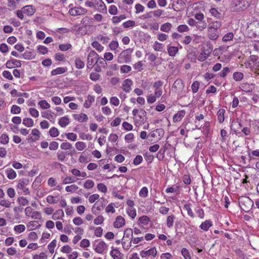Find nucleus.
I'll list each match as a JSON object with an SVG mask.
<instances>
[{
	"label": "nucleus",
	"instance_id": "864d4df0",
	"mask_svg": "<svg viewBox=\"0 0 259 259\" xmlns=\"http://www.w3.org/2000/svg\"><path fill=\"white\" fill-rule=\"evenodd\" d=\"M230 72V68L228 67H225L223 68L220 73H219L218 75L221 77L225 78Z\"/></svg>",
	"mask_w": 259,
	"mask_h": 259
},
{
	"label": "nucleus",
	"instance_id": "4c0bfd02",
	"mask_svg": "<svg viewBox=\"0 0 259 259\" xmlns=\"http://www.w3.org/2000/svg\"><path fill=\"white\" fill-rule=\"evenodd\" d=\"M244 78V74L241 72H235L233 74V78L236 81H240Z\"/></svg>",
	"mask_w": 259,
	"mask_h": 259
},
{
	"label": "nucleus",
	"instance_id": "a878e982",
	"mask_svg": "<svg viewBox=\"0 0 259 259\" xmlns=\"http://www.w3.org/2000/svg\"><path fill=\"white\" fill-rule=\"evenodd\" d=\"M110 255L114 259H123V254L116 248L112 249Z\"/></svg>",
	"mask_w": 259,
	"mask_h": 259
},
{
	"label": "nucleus",
	"instance_id": "052dcab7",
	"mask_svg": "<svg viewBox=\"0 0 259 259\" xmlns=\"http://www.w3.org/2000/svg\"><path fill=\"white\" fill-rule=\"evenodd\" d=\"M77 180V178L71 177H67L63 180V183L64 184H70L76 182Z\"/></svg>",
	"mask_w": 259,
	"mask_h": 259
},
{
	"label": "nucleus",
	"instance_id": "6e6552de",
	"mask_svg": "<svg viewBox=\"0 0 259 259\" xmlns=\"http://www.w3.org/2000/svg\"><path fill=\"white\" fill-rule=\"evenodd\" d=\"M132 50L127 49L120 53L117 58V62L119 63H128L131 61Z\"/></svg>",
	"mask_w": 259,
	"mask_h": 259
},
{
	"label": "nucleus",
	"instance_id": "393cba45",
	"mask_svg": "<svg viewBox=\"0 0 259 259\" xmlns=\"http://www.w3.org/2000/svg\"><path fill=\"white\" fill-rule=\"evenodd\" d=\"M226 110L224 109L221 108L217 113V119L219 123H222L225 120V114Z\"/></svg>",
	"mask_w": 259,
	"mask_h": 259
},
{
	"label": "nucleus",
	"instance_id": "603ef678",
	"mask_svg": "<svg viewBox=\"0 0 259 259\" xmlns=\"http://www.w3.org/2000/svg\"><path fill=\"white\" fill-rule=\"evenodd\" d=\"M75 148L79 151H82L86 148V144L83 142L79 141L75 143Z\"/></svg>",
	"mask_w": 259,
	"mask_h": 259
},
{
	"label": "nucleus",
	"instance_id": "09e8293b",
	"mask_svg": "<svg viewBox=\"0 0 259 259\" xmlns=\"http://www.w3.org/2000/svg\"><path fill=\"white\" fill-rule=\"evenodd\" d=\"M126 18V17L124 15H120L119 16H113L112 18V22L113 24H117L120 22L122 20Z\"/></svg>",
	"mask_w": 259,
	"mask_h": 259
},
{
	"label": "nucleus",
	"instance_id": "0eeeda50",
	"mask_svg": "<svg viewBox=\"0 0 259 259\" xmlns=\"http://www.w3.org/2000/svg\"><path fill=\"white\" fill-rule=\"evenodd\" d=\"M85 6L89 8H98V11L100 12H106V6L102 1V0H91L87 1L85 3Z\"/></svg>",
	"mask_w": 259,
	"mask_h": 259
},
{
	"label": "nucleus",
	"instance_id": "9b49d317",
	"mask_svg": "<svg viewBox=\"0 0 259 259\" xmlns=\"http://www.w3.org/2000/svg\"><path fill=\"white\" fill-rule=\"evenodd\" d=\"M98 54L94 51L92 50L89 53L87 58V67L92 68L93 66L97 63Z\"/></svg>",
	"mask_w": 259,
	"mask_h": 259
},
{
	"label": "nucleus",
	"instance_id": "680f3d73",
	"mask_svg": "<svg viewBox=\"0 0 259 259\" xmlns=\"http://www.w3.org/2000/svg\"><path fill=\"white\" fill-rule=\"evenodd\" d=\"M150 221L149 218L147 215H143L139 218V222L144 225H147Z\"/></svg>",
	"mask_w": 259,
	"mask_h": 259
},
{
	"label": "nucleus",
	"instance_id": "423d86ee",
	"mask_svg": "<svg viewBox=\"0 0 259 259\" xmlns=\"http://www.w3.org/2000/svg\"><path fill=\"white\" fill-rule=\"evenodd\" d=\"M133 231L131 228H127L124 231L123 237L122 239V245L124 250H128L132 246L131 240L133 236Z\"/></svg>",
	"mask_w": 259,
	"mask_h": 259
},
{
	"label": "nucleus",
	"instance_id": "8fccbe9b",
	"mask_svg": "<svg viewBox=\"0 0 259 259\" xmlns=\"http://www.w3.org/2000/svg\"><path fill=\"white\" fill-rule=\"evenodd\" d=\"M183 208L184 210H186L187 211L188 214L190 217H192V218L194 217V214L191 208V204L190 203L185 204L184 205Z\"/></svg>",
	"mask_w": 259,
	"mask_h": 259
},
{
	"label": "nucleus",
	"instance_id": "bb28decb",
	"mask_svg": "<svg viewBox=\"0 0 259 259\" xmlns=\"http://www.w3.org/2000/svg\"><path fill=\"white\" fill-rule=\"evenodd\" d=\"M242 126V124L238 120H233L231 124V128L235 133H237L239 131Z\"/></svg>",
	"mask_w": 259,
	"mask_h": 259
},
{
	"label": "nucleus",
	"instance_id": "a18cd8bd",
	"mask_svg": "<svg viewBox=\"0 0 259 259\" xmlns=\"http://www.w3.org/2000/svg\"><path fill=\"white\" fill-rule=\"evenodd\" d=\"M175 217L174 215H170L167 217L166 220V225L168 228H171L174 225Z\"/></svg>",
	"mask_w": 259,
	"mask_h": 259
},
{
	"label": "nucleus",
	"instance_id": "a211bd4d",
	"mask_svg": "<svg viewBox=\"0 0 259 259\" xmlns=\"http://www.w3.org/2000/svg\"><path fill=\"white\" fill-rule=\"evenodd\" d=\"M22 10L24 14H27L28 16L33 15L36 11L35 8L33 5L25 6L22 8Z\"/></svg>",
	"mask_w": 259,
	"mask_h": 259
},
{
	"label": "nucleus",
	"instance_id": "7c9ffc66",
	"mask_svg": "<svg viewBox=\"0 0 259 259\" xmlns=\"http://www.w3.org/2000/svg\"><path fill=\"white\" fill-rule=\"evenodd\" d=\"M64 212L62 209L56 210L53 214L52 219L54 220L62 219L64 217Z\"/></svg>",
	"mask_w": 259,
	"mask_h": 259
},
{
	"label": "nucleus",
	"instance_id": "e2e57ef3",
	"mask_svg": "<svg viewBox=\"0 0 259 259\" xmlns=\"http://www.w3.org/2000/svg\"><path fill=\"white\" fill-rule=\"evenodd\" d=\"M177 30L179 32H188L189 30V27L186 24L180 25L177 27Z\"/></svg>",
	"mask_w": 259,
	"mask_h": 259
},
{
	"label": "nucleus",
	"instance_id": "c03bdc74",
	"mask_svg": "<svg viewBox=\"0 0 259 259\" xmlns=\"http://www.w3.org/2000/svg\"><path fill=\"white\" fill-rule=\"evenodd\" d=\"M49 134L51 137L55 138L59 136V132L57 128L52 127L49 131Z\"/></svg>",
	"mask_w": 259,
	"mask_h": 259
},
{
	"label": "nucleus",
	"instance_id": "20e7f679",
	"mask_svg": "<svg viewBox=\"0 0 259 259\" xmlns=\"http://www.w3.org/2000/svg\"><path fill=\"white\" fill-rule=\"evenodd\" d=\"M134 123L136 126L139 127L145 122L147 113L144 109H134L132 111Z\"/></svg>",
	"mask_w": 259,
	"mask_h": 259
},
{
	"label": "nucleus",
	"instance_id": "6ab92c4d",
	"mask_svg": "<svg viewBox=\"0 0 259 259\" xmlns=\"http://www.w3.org/2000/svg\"><path fill=\"white\" fill-rule=\"evenodd\" d=\"M124 225L125 220L120 215L117 216L116 217L113 224L114 227L116 228H120L123 227Z\"/></svg>",
	"mask_w": 259,
	"mask_h": 259
},
{
	"label": "nucleus",
	"instance_id": "49530a36",
	"mask_svg": "<svg viewBox=\"0 0 259 259\" xmlns=\"http://www.w3.org/2000/svg\"><path fill=\"white\" fill-rule=\"evenodd\" d=\"M234 36V35L233 32H228L223 36L222 40L224 42H227L232 40L233 39Z\"/></svg>",
	"mask_w": 259,
	"mask_h": 259
},
{
	"label": "nucleus",
	"instance_id": "f03ea898",
	"mask_svg": "<svg viewBox=\"0 0 259 259\" xmlns=\"http://www.w3.org/2000/svg\"><path fill=\"white\" fill-rule=\"evenodd\" d=\"M222 26V22L219 21H213L209 23L208 27V37L212 40H217L219 36V29Z\"/></svg>",
	"mask_w": 259,
	"mask_h": 259
},
{
	"label": "nucleus",
	"instance_id": "dca6fc26",
	"mask_svg": "<svg viewBox=\"0 0 259 259\" xmlns=\"http://www.w3.org/2000/svg\"><path fill=\"white\" fill-rule=\"evenodd\" d=\"M132 84L133 81L131 79H125L122 83V90L126 93H129L132 90L131 86Z\"/></svg>",
	"mask_w": 259,
	"mask_h": 259
},
{
	"label": "nucleus",
	"instance_id": "c85d7f7f",
	"mask_svg": "<svg viewBox=\"0 0 259 259\" xmlns=\"http://www.w3.org/2000/svg\"><path fill=\"white\" fill-rule=\"evenodd\" d=\"M31 134L34 137V138H30V139L32 142H34L39 140L41 134L38 129L33 128L31 131Z\"/></svg>",
	"mask_w": 259,
	"mask_h": 259
},
{
	"label": "nucleus",
	"instance_id": "e433bc0d",
	"mask_svg": "<svg viewBox=\"0 0 259 259\" xmlns=\"http://www.w3.org/2000/svg\"><path fill=\"white\" fill-rule=\"evenodd\" d=\"M179 49L177 47L170 46L167 48V51L169 55L171 57H174L178 52Z\"/></svg>",
	"mask_w": 259,
	"mask_h": 259
},
{
	"label": "nucleus",
	"instance_id": "a19ab883",
	"mask_svg": "<svg viewBox=\"0 0 259 259\" xmlns=\"http://www.w3.org/2000/svg\"><path fill=\"white\" fill-rule=\"evenodd\" d=\"M23 124L28 127H30L33 126L34 121L31 118L26 117L23 120Z\"/></svg>",
	"mask_w": 259,
	"mask_h": 259
},
{
	"label": "nucleus",
	"instance_id": "69168bd1",
	"mask_svg": "<svg viewBox=\"0 0 259 259\" xmlns=\"http://www.w3.org/2000/svg\"><path fill=\"white\" fill-rule=\"evenodd\" d=\"M37 52L42 55H45L48 52V48L44 46H39L37 48Z\"/></svg>",
	"mask_w": 259,
	"mask_h": 259
},
{
	"label": "nucleus",
	"instance_id": "c9c22d12",
	"mask_svg": "<svg viewBox=\"0 0 259 259\" xmlns=\"http://www.w3.org/2000/svg\"><path fill=\"white\" fill-rule=\"evenodd\" d=\"M38 105L42 109H48L50 108V104L45 100H40L38 102Z\"/></svg>",
	"mask_w": 259,
	"mask_h": 259
},
{
	"label": "nucleus",
	"instance_id": "f3484780",
	"mask_svg": "<svg viewBox=\"0 0 259 259\" xmlns=\"http://www.w3.org/2000/svg\"><path fill=\"white\" fill-rule=\"evenodd\" d=\"M73 117L75 120L78 121L79 122H86L89 119L88 115L83 113H81L80 114H74L73 115Z\"/></svg>",
	"mask_w": 259,
	"mask_h": 259
},
{
	"label": "nucleus",
	"instance_id": "f8f14e48",
	"mask_svg": "<svg viewBox=\"0 0 259 259\" xmlns=\"http://www.w3.org/2000/svg\"><path fill=\"white\" fill-rule=\"evenodd\" d=\"M7 68L12 69L14 68H19L21 67V61L14 58H11L8 60L6 64Z\"/></svg>",
	"mask_w": 259,
	"mask_h": 259
},
{
	"label": "nucleus",
	"instance_id": "ddd939ff",
	"mask_svg": "<svg viewBox=\"0 0 259 259\" xmlns=\"http://www.w3.org/2000/svg\"><path fill=\"white\" fill-rule=\"evenodd\" d=\"M157 254V251L155 247L151 248L148 250H142L140 252V255L142 258L146 257L148 256L155 257Z\"/></svg>",
	"mask_w": 259,
	"mask_h": 259
},
{
	"label": "nucleus",
	"instance_id": "0e129e2a",
	"mask_svg": "<svg viewBox=\"0 0 259 259\" xmlns=\"http://www.w3.org/2000/svg\"><path fill=\"white\" fill-rule=\"evenodd\" d=\"M119 47V44L116 40H112L109 45V47L111 51L116 50Z\"/></svg>",
	"mask_w": 259,
	"mask_h": 259
},
{
	"label": "nucleus",
	"instance_id": "bf43d9fd",
	"mask_svg": "<svg viewBox=\"0 0 259 259\" xmlns=\"http://www.w3.org/2000/svg\"><path fill=\"white\" fill-rule=\"evenodd\" d=\"M132 70L131 66L127 65H123L120 67L121 73H128Z\"/></svg>",
	"mask_w": 259,
	"mask_h": 259
},
{
	"label": "nucleus",
	"instance_id": "4468645a",
	"mask_svg": "<svg viewBox=\"0 0 259 259\" xmlns=\"http://www.w3.org/2000/svg\"><path fill=\"white\" fill-rule=\"evenodd\" d=\"M41 116L43 118L49 119L50 121L54 122L56 115L52 110H47L41 112Z\"/></svg>",
	"mask_w": 259,
	"mask_h": 259
},
{
	"label": "nucleus",
	"instance_id": "37998d69",
	"mask_svg": "<svg viewBox=\"0 0 259 259\" xmlns=\"http://www.w3.org/2000/svg\"><path fill=\"white\" fill-rule=\"evenodd\" d=\"M209 13H210L211 15L214 17L216 18H220L221 16V14L219 11L214 8H211L209 10Z\"/></svg>",
	"mask_w": 259,
	"mask_h": 259
},
{
	"label": "nucleus",
	"instance_id": "7ed1b4c3",
	"mask_svg": "<svg viewBox=\"0 0 259 259\" xmlns=\"http://www.w3.org/2000/svg\"><path fill=\"white\" fill-rule=\"evenodd\" d=\"M252 0H233L231 8L233 12H242L246 10L251 4Z\"/></svg>",
	"mask_w": 259,
	"mask_h": 259
},
{
	"label": "nucleus",
	"instance_id": "4be33fe9",
	"mask_svg": "<svg viewBox=\"0 0 259 259\" xmlns=\"http://www.w3.org/2000/svg\"><path fill=\"white\" fill-rule=\"evenodd\" d=\"M211 52L208 50H203L198 56L197 59L200 62H203L209 57Z\"/></svg>",
	"mask_w": 259,
	"mask_h": 259
},
{
	"label": "nucleus",
	"instance_id": "aec40b11",
	"mask_svg": "<svg viewBox=\"0 0 259 259\" xmlns=\"http://www.w3.org/2000/svg\"><path fill=\"white\" fill-rule=\"evenodd\" d=\"M186 112L184 110L179 111L173 116V121L174 122H180L185 115Z\"/></svg>",
	"mask_w": 259,
	"mask_h": 259
},
{
	"label": "nucleus",
	"instance_id": "5fc2aeb1",
	"mask_svg": "<svg viewBox=\"0 0 259 259\" xmlns=\"http://www.w3.org/2000/svg\"><path fill=\"white\" fill-rule=\"evenodd\" d=\"M200 87V83L198 81H194L191 85V89L193 94L196 93Z\"/></svg>",
	"mask_w": 259,
	"mask_h": 259
},
{
	"label": "nucleus",
	"instance_id": "3c124183",
	"mask_svg": "<svg viewBox=\"0 0 259 259\" xmlns=\"http://www.w3.org/2000/svg\"><path fill=\"white\" fill-rule=\"evenodd\" d=\"M17 202L20 205L22 206H26L29 203L28 200L23 196L19 197L17 199Z\"/></svg>",
	"mask_w": 259,
	"mask_h": 259
},
{
	"label": "nucleus",
	"instance_id": "b1692460",
	"mask_svg": "<svg viewBox=\"0 0 259 259\" xmlns=\"http://www.w3.org/2000/svg\"><path fill=\"white\" fill-rule=\"evenodd\" d=\"M95 102V96L91 95H89L87 96V100L83 103V106L88 109L91 107L92 104Z\"/></svg>",
	"mask_w": 259,
	"mask_h": 259
},
{
	"label": "nucleus",
	"instance_id": "f257e3e1",
	"mask_svg": "<svg viewBox=\"0 0 259 259\" xmlns=\"http://www.w3.org/2000/svg\"><path fill=\"white\" fill-rule=\"evenodd\" d=\"M163 82L161 80L155 81L153 84L154 89V94H150L147 96V101L149 104L154 103L157 100V98H160L163 93L162 87Z\"/></svg>",
	"mask_w": 259,
	"mask_h": 259
},
{
	"label": "nucleus",
	"instance_id": "412c9836",
	"mask_svg": "<svg viewBox=\"0 0 259 259\" xmlns=\"http://www.w3.org/2000/svg\"><path fill=\"white\" fill-rule=\"evenodd\" d=\"M184 87V84L181 79H177L172 86V89H176V92L182 90Z\"/></svg>",
	"mask_w": 259,
	"mask_h": 259
},
{
	"label": "nucleus",
	"instance_id": "473e14b6",
	"mask_svg": "<svg viewBox=\"0 0 259 259\" xmlns=\"http://www.w3.org/2000/svg\"><path fill=\"white\" fill-rule=\"evenodd\" d=\"M95 203H98V205H97L96 209L98 211H100L104 208V207L106 205V200L104 199V198L101 197Z\"/></svg>",
	"mask_w": 259,
	"mask_h": 259
},
{
	"label": "nucleus",
	"instance_id": "39448f33",
	"mask_svg": "<svg viewBox=\"0 0 259 259\" xmlns=\"http://www.w3.org/2000/svg\"><path fill=\"white\" fill-rule=\"evenodd\" d=\"M239 206L244 212H249L253 206V201L246 196H241L238 199Z\"/></svg>",
	"mask_w": 259,
	"mask_h": 259
},
{
	"label": "nucleus",
	"instance_id": "13d9d810",
	"mask_svg": "<svg viewBox=\"0 0 259 259\" xmlns=\"http://www.w3.org/2000/svg\"><path fill=\"white\" fill-rule=\"evenodd\" d=\"M196 27L197 30L202 31L206 27V23L205 21L197 22Z\"/></svg>",
	"mask_w": 259,
	"mask_h": 259
},
{
	"label": "nucleus",
	"instance_id": "c756f323",
	"mask_svg": "<svg viewBox=\"0 0 259 259\" xmlns=\"http://www.w3.org/2000/svg\"><path fill=\"white\" fill-rule=\"evenodd\" d=\"M21 0H7L8 6L11 10H15L17 8V5Z\"/></svg>",
	"mask_w": 259,
	"mask_h": 259
},
{
	"label": "nucleus",
	"instance_id": "6e6d98bb",
	"mask_svg": "<svg viewBox=\"0 0 259 259\" xmlns=\"http://www.w3.org/2000/svg\"><path fill=\"white\" fill-rule=\"evenodd\" d=\"M9 141V138L7 134H4L0 136V143L2 144H7Z\"/></svg>",
	"mask_w": 259,
	"mask_h": 259
},
{
	"label": "nucleus",
	"instance_id": "4d7b16f0",
	"mask_svg": "<svg viewBox=\"0 0 259 259\" xmlns=\"http://www.w3.org/2000/svg\"><path fill=\"white\" fill-rule=\"evenodd\" d=\"M29 113L30 115L34 118H37L39 116L38 111L34 107L30 108L29 109Z\"/></svg>",
	"mask_w": 259,
	"mask_h": 259
},
{
	"label": "nucleus",
	"instance_id": "2f4dec72",
	"mask_svg": "<svg viewBox=\"0 0 259 259\" xmlns=\"http://www.w3.org/2000/svg\"><path fill=\"white\" fill-rule=\"evenodd\" d=\"M172 28V24L170 23L166 22L162 24L160 26V30L165 32H169Z\"/></svg>",
	"mask_w": 259,
	"mask_h": 259
},
{
	"label": "nucleus",
	"instance_id": "2eb2a0df",
	"mask_svg": "<svg viewBox=\"0 0 259 259\" xmlns=\"http://www.w3.org/2000/svg\"><path fill=\"white\" fill-rule=\"evenodd\" d=\"M107 248L106 244L103 241H100L95 246V251L98 253H103Z\"/></svg>",
	"mask_w": 259,
	"mask_h": 259
},
{
	"label": "nucleus",
	"instance_id": "1a4fd4ad",
	"mask_svg": "<svg viewBox=\"0 0 259 259\" xmlns=\"http://www.w3.org/2000/svg\"><path fill=\"white\" fill-rule=\"evenodd\" d=\"M29 184V181L27 179H20L18 181L17 185V189L21 191L20 193H24L25 195H28L30 193L29 190L27 186Z\"/></svg>",
	"mask_w": 259,
	"mask_h": 259
},
{
	"label": "nucleus",
	"instance_id": "5701e85b",
	"mask_svg": "<svg viewBox=\"0 0 259 259\" xmlns=\"http://www.w3.org/2000/svg\"><path fill=\"white\" fill-rule=\"evenodd\" d=\"M69 123L70 119L67 116H63L58 120V124L62 127H66Z\"/></svg>",
	"mask_w": 259,
	"mask_h": 259
},
{
	"label": "nucleus",
	"instance_id": "de8ad7c7",
	"mask_svg": "<svg viewBox=\"0 0 259 259\" xmlns=\"http://www.w3.org/2000/svg\"><path fill=\"white\" fill-rule=\"evenodd\" d=\"M126 212L132 219H135L137 214L136 209L134 207L127 208Z\"/></svg>",
	"mask_w": 259,
	"mask_h": 259
},
{
	"label": "nucleus",
	"instance_id": "9d476101",
	"mask_svg": "<svg viewBox=\"0 0 259 259\" xmlns=\"http://www.w3.org/2000/svg\"><path fill=\"white\" fill-rule=\"evenodd\" d=\"M72 4H70L69 7L70 8L68 13L72 16H77L79 15H83L87 13L88 10L80 6L71 8Z\"/></svg>",
	"mask_w": 259,
	"mask_h": 259
},
{
	"label": "nucleus",
	"instance_id": "774afa93",
	"mask_svg": "<svg viewBox=\"0 0 259 259\" xmlns=\"http://www.w3.org/2000/svg\"><path fill=\"white\" fill-rule=\"evenodd\" d=\"M181 253L185 259H191L189 251L186 248H183L181 250Z\"/></svg>",
	"mask_w": 259,
	"mask_h": 259
},
{
	"label": "nucleus",
	"instance_id": "338daca9",
	"mask_svg": "<svg viewBox=\"0 0 259 259\" xmlns=\"http://www.w3.org/2000/svg\"><path fill=\"white\" fill-rule=\"evenodd\" d=\"M21 108L17 105H13L11 107V112L12 114H19L21 112Z\"/></svg>",
	"mask_w": 259,
	"mask_h": 259
},
{
	"label": "nucleus",
	"instance_id": "79ce46f5",
	"mask_svg": "<svg viewBox=\"0 0 259 259\" xmlns=\"http://www.w3.org/2000/svg\"><path fill=\"white\" fill-rule=\"evenodd\" d=\"M75 67L78 69H82L84 67L85 64L80 58L77 57L75 60Z\"/></svg>",
	"mask_w": 259,
	"mask_h": 259
},
{
	"label": "nucleus",
	"instance_id": "58836bf2",
	"mask_svg": "<svg viewBox=\"0 0 259 259\" xmlns=\"http://www.w3.org/2000/svg\"><path fill=\"white\" fill-rule=\"evenodd\" d=\"M92 46L99 52L104 50V47L102 46L98 41H94L91 44Z\"/></svg>",
	"mask_w": 259,
	"mask_h": 259
},
{
	"label": "nucleus",
	"instance_id": "f704fd0d",
	"mask_svg": "<svg viewBox=\"0 0 259 259\" xmlns=\"http://www.w3.org/2000/svg\"><path fill=\"white\" fill-rule=\"evenodd\" d=\"M6 174L7 177L10 180H13L16 177V173L12 168H8L6 170Z\"/></svg>",
	"mask_w": 259,
	"mask_h": 259
},
{
	"label": "nucleus",
	"instance_id": "72a5a7b5",
	"mask_svg": "<svg viewBox=\"0 0 259 259\" xmlns=\"http://www.w3.org/2000/svg\"><path fill=\"white\" fill-rule=\"evenodd\" d=\"M211 226V222L210 220H206L201 224L200 227L204 231H207Z\"/></svg>",
	"mask_w": 259,
	"mask_h": 259
},
{
	"label": "nucleus",
	"instance_id": "ea45409f",
	"mask_svg": "<svg viewBox=\"0 0 259 259\" xmlns=\"http://www.w3.org/2000/svg\"><path fill=\"white\" fill-rule=\"evenodd\" d=\"M96 38L101 41L103 44H107L108 43V41L110 39L109 36L106 35H103L102 34H99L97 36Z\"/></svg>",
	"mask_w": 259,
	"mask_h": 259
},
{
	"label": "nucleus",
	"instance_id": "cd10ccee",
	"mask_svg": "<svg viewBox=\"0 0 259 259\" xmlns=\"http://www.w3.org/2000/svg\"><path fill=\"white\" fill-rule=\"evenodd\" d=\"M66 68L64 67H59L53 69L51 72V75L55 76L58 74L64 73L66 71Z\"/></svg>",
	"mask_w": 259,
	"mask_h": 259
}]
</instances>
